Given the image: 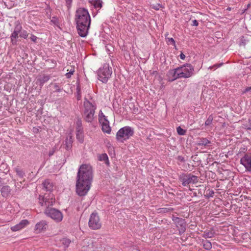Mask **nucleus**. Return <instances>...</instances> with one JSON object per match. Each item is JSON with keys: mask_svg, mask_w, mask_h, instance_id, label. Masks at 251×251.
Listing matches in <instances>:
<instances>
[{"mask_svg": "<svg viewBox=\"0 0 251 251\" xmlns=\"http://www.w3.org/2000/svg\"><path fill=\"white\" fill-rule=\"evenodd\" d=\"M92 166L88 164H82L77 173L76 182V192L80 196L86 195L90 189L93 180Z\"/></svg>", "mask_w": 251, "mask_h": 251, "instance_id": "f257e3e1", "label": "nucleus"}, {"mask_svg": "<svg viewBox=\"0 0 251 251\" xmlns=\"http://www.w3.org/2000/svg\"><path fill=\"white\" fill-rule=\"evenodd\" d=\"M75 22L79 35L86 37L91 24V17L88 10L82 7L78 8L75 12Z\"/></svg>", "mask_w": 251, "mask_h": 251, "instance_id": "f03ea898", "label": "nucleus"}, {"mask_svg": "<svg viewBox=\"0 0 251 251\" xmlns=\"http://www.w3.org/2000/svg\"><path fill=\"white\" fill-rule=\"evenodd\" d=\"M193 71L194 68L191 64H187L186 65H183L170 72V74L174 75V78L170 81H173L178 77H189L193 75Z\"/></svg>", "mask_w": 251, "mask_h": 251, "instance_id": "7ed1b4c3", "label": "nucleus"}, {"mask_svg": "<svg viewBox=\"0 0 251 251\" xmlns=\"http://www.w3.org/2000/svg\"><path fill=\"white\" fill-rule=\"evenodd\" d=\"M84 107L83 116L85 120L87 122H92L94 118L96 107L88 100L84 102Z\"/></svg>", "mask_w": 251, "mask_h": 251, "instance_id": "20e7f679", "label": "nucleus"}, {"mask_svg": "<svg viewBox=\"0 0 251 251\" xmlns=\"http://www.w3.org/2000/svg\"><path fill=\"white\" fill-rule=\"evenodd\" d=\"M112 73L111 67L109 64H104L98 72V79L103 83H106Z\"/></svg>", "mask_w": 251, "mask_h": 251, "instance_id": "39448f33", "label": "nucleus"}, {"mask_svg": "<svg viewBox=\"0 0 251 251\" xmlns=\"http://www.w3.org/2000/svg\"><path fill=\"white\" fill-rule=\"evenodd\" d=\"M134 134L133 129L130 126H126L120 129L116 134L117 140H126Z\"/></svg>", "mask_w": 251, "mask_h": 251, "instance_id": "423d86ee", "label": "nucleus"}, {"mask_svg": "<svg viewBox=\"0 0 251 251\" xmlns=\"http://www.w3.org/2000/svg\"><path fill=\"white\" fill-rule=\"evenodd\" d=\"M45 213L56 223H59L62 221L63 215L61 211L56 209L48 208L45 210Z\"/></svg>", "mask_w": 251, "mask_h": 251, "instance_id": "0eeeda50", "label": "nucleus"}, {"mask_svg": "<svg viewBox=\"0 0 251 251\" xmlns=\"http://www.w3.org/2000/svg\"><path fill=\"white\" fill-rule=\"evenodd\" d=\"M101 226L99 216L96 213H93L90 217L89 226L93 229H98L100 228Z\"/></svg>", "mask_w": 251, "mask_h": 251, "instance_id": "6e6552de", "label": "nucleus"}, {"mask_svg": "<svg viewBox=\"0 0 251 251\" xmlns=\"http://www.w3.org/2000/svg\"><path fill=\"white\" fill-rule=\"evenodd\" d=\"M39 203L42 206L52 205L55 202V199L53 195L49 196V198L40 195L39 198Z\"/></svg>", "mask_w": 251, "mask_h": 251, "instance_id": "1a4fd4ad", "label": "nucleus"}, {"mask_svg": "<svg viewBox=\"0 0 251 251\" xmlns=\"http://www.w3.org/2000/svg\"><path fill=\"white\" fill-rule=\"evenodd\" d=\"M240 162L245 167L246 171H251V153L245 154L241 158Z\"/></svg>", "mask_w": 251, "mask_h": 251, "instance_id": "9d476101", "label": "nucleus"}, {"mask_svg": "<svg viewBox=\"0 0 251 251\" xmlns=\"http://www.w3.org/2000/svg\"><path fill=\"white\" fill-rule=\"evenodd\" d=\"M84 251H101L102 248L100 243L91 242L85 248L83 247Z\"/></svg>", "mask_w": 251, "mask_h": 251, "instance_id": "9b49d317", "label": "nucleus"}, {"mask_svg": "<svg viewBox=\"0 0 251 251\" xmlns=\"http://www.w3.org/2000/svg\"><path fill=\"white\" fill-rule=\"evenodd\" d=\"M77 126L76 128V137L77 140L81 143H83L84 141V133L83 128L81 126V124L80 122H78L77 123Z\"/></svg>", "mask_w": 251, "mask_h": 251, "instance_id": "f8f14e48", "label": "nucleus"}, {"mask_svg": "<svg viewBox=\"0 0 251 251\" xmlns=\"http://www.w3.org/2000/svg\"><path fill=\"white\" fill-rule=\"evenodd\" d=\"M29 222L27 220H23L19 224L11 227V230L13 232L19 231L27 226Z\"/></svg>", "mask_w": 251, "mask_h": 251, "instance_id": "ddd939ff", "label": "nucleus"}, {"mask_svg": "<svg viewBox=\"0 0 251 251\" xmlns=\"http://www.w3.org/2000/svg\"><path fill=\"white\" fill-rule=\"evenodd\" d=\"M47 226V222L45 221H41L36 224L34 230L37 233H39L45 230Z\"/></svg>", "mask_w": 251, "mask_h": 251, "instance_id": "4468645a", "label": "nucleus"}, {"mask_svg": "<svg viewBox=\"0 0 251 251\" xmlns=\"http://www.w3.org/2000/svg\"><path fill=\"white\" fill-rule=\"evenodd\" d=\"M20 33L13 31L10 35L11 42L12 45L15 46L17 44V38Z\"/></svg>", "mask_w": 251, "mask_h": 251, "instance_id": "2eb2a0df", "label": "nucleus"}, {"mask_svg": "<svg viewBox=\"0 0 251 251\" xmlns=\"http://www.w3.org/2000/svg\"><path fill=\"white\" fill-rule=\"evenodd\" d=\"M44 187L47 191H52L53 189L54 186L53 183L49 180H46L43 183Z\"/></svg>", "mask_w": 251, "mask_h": 251, "instance_id": "dca6fc26", "label": "nucleus"}, {"mask_svg": "<svg viewBox=\"0 0 251 251\" xmlns=\"http://www.w3.org/2000/svg\"><path fill=\"white\" fill-rule=\"evenodd\" d=\"M90 3L95 8L100 9L102 7L103 2L101 0H92Z\"/></svg>", "mask_w": 251, "mask_h": 251, "instance_id": "f3484780", "label": "nucleus"}, {"mask_svg": "<svg viewBox=\"0 0 251 251\" xmlns=\"http://www.w3.org/2000/svg\"><path fill=\"white\" fill-rule=\"evenodd\" d=\"M50 79V77L48 75L41 76L37 79V82L41 86H42L43 84L47 82Z\"/></svg>", "mask_w": 251, "mask_h": 251, "instance_id": "a211bd4d", "label": "nucleus"}, {"mask_svg": "<svg viewBox=\"0 0 251 251\" xmlns=\"http://www.w3.org/2000/svg\"><path fill=\"white\" fill-rule=\"evenodd\" d=\"M99 120L101 125L105 123L106 124L107 123H109L107 119V117L103 114L101 111H100L99 113Z\"/></svg>", "mask_w": 251, "mask_h": 251, "instance_id": "6ab92c4d", "label": "nucleus"}, {"mask_svg": "<svg viewBox=\"0 0 251 251\" xmlns=\"http://www.w3.org/2000/svg\"><path fill=\"white\" fill-rule=\"evenodd\" d=\"M101 129L103 132L109 134L111 132V127L109 126V123L101 124Z\"/></svg>", "mask_w": 251, "mask_h": 251, "instance_id": "aec40b11", "label": "nucleus"}, {"mask_svg": "<svg viewBox=\"0 0 251 251\" xmlns=\"http://www.w3.org/2000/svg\"><path fill=\"white\" fill-rule=\"evenodd\" d=\"M1 195L4 196H7L10 192V187L9 186H4L0 190Z\"/></svg>", "mask_w": 251, "mask_h": 251, "instance_id": "412c9836", "label": "nucleus"}, {"mask_svg": "<svg viewBox=\"0 0 251 251\" xmlns=\"http://www.w3.org/2000/svg\"><path fill=\"white\" fill-rule=\"evenodd\" d=\"M67 71L68 72L66 74V76L67 78H70L71 75H73L75 72V66H68Z\"/></svg>", "mask_w": 251, "mask_h": 251, "instance_id": "4be33fe9", "label": "nucleus"}, {"mask_svg": "<svg viewBox=\"0 0 251 251\" xmlns=\"http://www.w3.org/2000/svg\"><path fill=\"white\" fill-rule=\"evenodd\" d=\"M60 244L64 246V248H67L69 246L71 241L68 238H64L60 240Z\"/></svg>", "mask_w": 251, "mask_h": 251, "instance_id": "5701e85b", "label": "nucleus"}, {"mask_svg": "<svg viewBox=\"0 0 251 251\" xmlns=\"http://www.w3.org/2000/svg\"><path fill=\"white\" fill-rule=\"evenodd\" d=\"M214 235V232L213 231V230H207L204 232L203 237L205 238H210L213 237Z\"/></svg>", "mask_w": 251, "mask_h": 251, "instance_id": "b1692460", "label": "nucleus"}, {"mask_svg": "<svg viewBox=\"0 0 251 251\" xmlns=\"http://www.w3.org/2000/svg\"><path fill=\"white\" fill-rule=\"evenodd\" d=\"M203 248L207 250H209L212 248V244L208 240H204L202 241Z\"/></svg>", "mask_w": 251, "mask_h": 251, "instance_id": "393cba45", "label": "nucleus"}, {"mask_svg": "<svg viewBox=\"0 0 251 251\" xmlns=\"http://www.w3.org/2000/svg\"><path fill=\"white\" fill-rule=\"evenodd\" d=\"M249 41L247 36H242L240 39V45L245 46Z\"/></svg>", "mask_w": 251, "mask_h": 251, "instance_id": "a878e982", "label": "nucleus"}, {"mask_svg": "<svg viewBox=\"0 0 251 251\" xmlns=\"http://www.w3.org/2000/svg\"><path fill=\"white\" fill-rule=\"evenodd\" d=\"M22 26L18 21H17L15 23V27L14 31H17L20 33L22 31Z\"/></svg>", "mask_w": 251, "mask_h": 251, "instance_id": "bb28decb", "label": "nucleus"}, {"mask_svg": "<svg viewBox=\"0 0 251 251\" xmlns=\"http://www.w3.org/2000/svg\"><path fill=\"white\" fill-rule=\"evenodd\" d=\"M209 143H210V142L208 139L206 138H201L198 143V145L199 146H206Z\"/></svg>", "mask_w": 251, "mask_h": 251, "instance_id": "cd10ccee", "label": "nucleus"}, {"mask_svg": "<svg viewBox=\"0 0 251 251\" xmlns=\"http://www.w3.org/2000/svg\"><path fill=\"white\" fill-rule=\"evenodd\" d=\"M72 138L71 137H70L69 139H68V138L66 139V141H65V148L67 149V150H69L71 148V146H72Z\"/></svg>", "mask_w": 251, "mask_h": 251, "instance_id": "c85d7f7f", "label": "nucleus"}, {"mask_svg": "<svg viewBox=\"0 0 251 251\" xmlns=\"http://www.w3.org/2000/svg\"><path fill=\"white\" fill-rule=\"evenodd\" d=\"M193 178L196 179V177L195 176H192L191 178L189 177L187 179H183V181L182 182V185L184 186H187L191 181Z\"/></svg>", "mask_w": 251, "mask_h": 251, "instance_id": "c756f323", "label": "nucleus"}, {"mask_svg": "<svg viewBox=\"0 0 251 251\" xmlns=\"http://www.w3.org/2000/svg\"><path fill=\"white\" fill-rule=\"evenodd\" d=\"M166 41L168 45H172L175 48L176 47L175 41L173 38H166Z\"/></svg>", "mask_w": 251, "mask_h": 251, "instance_id": "7c9ffc66", "label": "nucleus"}, {"mask_svg": "<svg viewBox=\"0 0 251 251\" xmlns=\"http://www.w3.org/2000/svg\"><path fill=\"white\" fill-rule=\"evenodd\" d=\"M51 23L54 25H56L58 27H59V21H58V19L55 17H53L52 18V19H51V21H50Z\"/></svg>", "mask_w": 251, "mask_h": 251, "instance_id": "2f4dec72", "label": "nucleus"}, {"mask_svg": "<svg viewBox=\"0 0 251 251\" xmlns=\"http://www.w3.org/2000/svg\"><path fill=\"white\" fill-rule=\"evenodd\" d=\"M176 131L177 133L180 135H184L186 132V130L182 129L180 126H178L176 128Z\"/></svg>", "mask_w": 251, "mask_h": 251, "instance_id": "473e14b6", "label": "nucleus"}, {"mask_svg": "<svg viewBox=\"0 0 251 251\" xmlns=\"http://www.w3.org/2000/svg\"><path fill=\"white\" fill-rule=\"evenodd\" d=\"M213 117L211 115L209 116L208 117V119L205 122V126L210 125L213 121Z\"/></svg>", "mask_w": 251, "mask_h": 251, "instance_id": "72a5a7b5", "label": "nucleus"}, {"mask_svg": "<svg viewBox=\"0 0 251 251\" xmlns=\"http://www.w3.org/2000/svg\"><path fill=\"white\" fill-rule=\"evenodd\" d=\"M28 35V34L27 33V31L25 30L22 31L20 32V36L22 38H24L25 39H26L27 38Z\"/></svg>", "mask_w": 251, "mask_h": 251, "instance_id": "f704fd0d", "label": "nucleus"}, {"mask_svg": "<svg viewBox=\"0 0 251 251\" xmlns=\"http://www.w3.org/2000/svg\"><path fill=\"white\" fill-rule=\"evenodd\" d=\"M161 7H162V5L159 3L151 5V8H152L154 10H158Z\"/></svg>", "mask_w": 251, "mask_h": 251, "instance_id": "c9c22d12", "label": "nucleus"}, {"mask_svg": "<svg viewBox=\"0 0 251 251\" xmlns=\"http://www.w3.org/2000/svg\"><path fill=\"white\" fill-rule=\"evenodd\" d=\"M245 127L247 129L251 130V120H248L247 125H244Z\"/></svg>", "mask_w": 251, "mask_h": 251, "instance_id": "e433bc0d", "label": "nucleus"}, {"mask_svg": "<svg viewBox=\"0 0 251 251\" xmlns=\"http://www.w3.org/2000/svg\"><path fill=\"white\" fill-rule=\"evenodd\" d=\"M37 38H38L36 36H35L34 35H33V34H32L30 37L31 40L34 43H36Z\"/></svg>", "mask_w": 251, "mask_h": 251, "instance_id": "4c0bfd02", "label": "nucleus"}, {"mask_svg": "<svg viewBox=\"0 0 251 251\" xmlns=\"http://www.w3.org/2000/svg\"><path fill=\"white\" fill-rule=\"evenodd\" d=\"M248 92H249L250 94L251 95V87H247L243 91V93L244 94Z\"/></svg>", "mask_w": 251, "mask_h": 251, "instance_id": "58836bf2", "label": "nucleus"}, {"mask_svg": "<svg viewBox=\"0 0 251 251\" xmlns=\"http://www.w3.org/2000/svg\"><path fill=\"white\" fill-rule=\"evenodd\" d=\"M72 2V0H66V5L68 7V8L70 7V6L71 5Z\"/></svg>", "mask_w": 251, "mask_h": 251, "instance_id": "ea45409f", "label": "nucleus"}, {"mask_svg": "<svg viewBox=\"0 0 251 251\" xmlns=\"http://www.w3.org/2000/svg\"><path fill=\"white\" fill-rule=\"evenodd\" d=\"M192 25L193 26H198L199 25V23L196 20H192Z\"/></svg>", "mask_w": 251, "mask_h": 251, "instance_id": "a19ab883", "label": "nucleus"}, {"mask_svg": "<svg viewBox=\"0 0 251 251\" xmlns=\"http://www.w3.org/2000/svg\"><path fill=\"white\" fill-rule=\"evenodd\" d=\"M101 159H102L103 160H107L108 157L106 154L104 153L102 155V158Z\"/></svg>", "mask_w": 251, "mask_h": 251, "instance_id": "79ce46f5", "label": "nucleus"}, {"mask_svg": "<svg viewBox=\"0 0 251 251\" xmlns=\"http://www.w3.org/2000/svg\"><path fill=\"white\" fill-rule=\"evenodd\" d=\"M222 64H220L219 65H213L212 66V67H210L209 68L211 69V68H214V69H216L218 68V67H220L221 66V65H222Z\"/></svg>", "mask_w": 251, "mask_h": 251, "instance_id": "37998d69", "label": "nucleus"}, {"mask_svg": "<svg viewBox=\"0 0 251 251\" xmlns=\"http://www.w3.org/2000/svg\"><path fill=\"white\" fill-rule=\"evenodd\" d=\"M180 57L181 59L184 60L185 58V55L183 53H181L180 55Z\"/></svg>", "mask_w": 251, "mask_h": 251, "instance_id": "c03bdc74", "label": "nucleus"}, {"mask_svg": "<svg viewBox=\"0 0 251 251\" xmlns=\"http://www.w3.org/2000/svg\"><path fill=\"white\" fill-rule=\"evenodd\" d=\"M17 173L18 174V175H19V176H23L22 172H20V171H19V172H18V171H17Z\"/></svg>", "mask_w": 251, "mask_h": 251, "instance_id": "a18cd8bd", "label": "nucleus"}, {"mask_svg": "<svg viewBox=\"0 0 251 251\" xmlns=\"http://www.w3.org/2000/svg\"><path fill=\"white\" fill-rule=\"evenodd\" d=\"M244 236H245V237H247V236H249V234H247V233H246V234H244Z\"/></svg>", "mask_w": 251, "mask_h": 251, "instance_id": "49530a36", "label": "nucleus"}, {"mask_svg": "<svg viewBox=\"0 0 251 251\" xmlns=\"http://www.w3.org/2000/svg\"><path fill=\"white\" fill-rule=\"evenodd\" d=\"M168 33L165 34V38H167V36H168Z\"/></svg>", "mask_w": 251, "mask_h": 251, "instance_id": "de8ad7c7", "label": "nucleus"}, {"mask_svg": "<svg viewBox=\"0 0 251 251\" xmlns=\"http://www.w3.org/2000/svg\"><path fill=\"white\" fill-rule=\"evenodd\" d=\"M162 211H163V212H165V211H166V209H163H163H162Z\"/></svg>", "mask_w": 251, "mask_h": 251, "instance_id": "09e8293b", "label": "nucleus"}]
</instances>
